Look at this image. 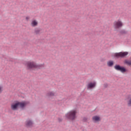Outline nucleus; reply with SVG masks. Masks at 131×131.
Returning <instances> with one entry per match:
<instances>
[{
  "label": "nucleus",
  "mask_w": 131,
  "mask_h": 131,
  "mask_svg": "<svg viewBox=\"0 0 131 131\" xmlns=\"http://www.w3.org/2000/svg\"><path fill=\"white\" fill-rule=\"evenodd\" d=\"M77 114V110H71L70 112H68L65 115V117L67 119H69V120H71L72 121H74L77 118V116L76 115Z\"/></svg>",
  "instance_id": "1"
},
{
  "label": "nucleus",
  "mask_w": 131,
  "mask_h": 131,
  "mask_svg": "<svg viewBox=\"0 0 131 131\" xmlns=\"http://www.w3.org/2000/svg\"><path fill=\"white\" fill-rule=\"evenodd\" d=\"M25 66L28 70H32L34 68H38V67H45V64L37 65L33 61H27L25 63Z\"/></svg>",
  "instance_id": "2"
},
{
  "label": "nucleus",
  "mask_w": 131,
  "mask_h": 131,
  "mask_svg": "<svg viewBox=\"0 0 131 131\" xmlns=\"http://www.w3.org/2000/svg\"><path fill=\"white\" fill-rule=\"evenodd\" d=\"M27 104H28V102H17L15 103H13L11 104V108L12 110H13V111L17 110L18 107H20V108H24V107L26 106Z\"/></svg>",
  "instance_id": "3"
},
{
  "label": "nucleus",
  "mask_w": 131,
  "mask_h": 131,
  "mask_svg": "<svg viewBox=\"0 0 131 131\" xmlns=\"http://www.w3.org/2000/svg\"><path fill=\"white\" fill-rule=\"evenodd\" d=\"M113 24L115 29H119V28H121L123 26V23L120 19L115 21Z\"/></svg>",
  "instance_id": "4"
},
{
  "label": "nucleus",
  "mask_w": 131,
  "mask_h": 131,
  "mask_svg": "<svg viewBox=\"0 0 131 131\" xmlns=\"http://www.w3.org/2000/svg\"><path fill=\"white\" fill-rule=\"evenodd\" d=\"M128 55V52H121L119 53H115L114 56L115 57V58H124V57H126V56H127Z\"/></svg>",
  "instance_id": "5"
},
{
  "label": "nucleus",
  "mask_w": 131,
  "mask_h": 131,
  "mask_svg": "<svg viewBox=\"0 0 131 131\" xmlns=\"http://www.w3.org/2000/svg\"><path fill=\"white\" fill-rule=\"evenodd\" d=\"M114 68H115V69H116V70H117L118 71H121V72H122V73H124L126 72V71H127V70H126V69H125V68H124L123 67H121L119 64L116 65L114 67Z\"/></svg>",
  "instance_id": "6"
},
{
  "label": "nucleus",
  "mask_w": 131,
  "mask_h": 131,
  "mask_svg": "<svg viewBox=\"0 0 131 131\" xmlns=\"http://www.w3.org/2000/svg\"><path fill=\"white\" fill-rule=\"evenodd\" d=\"M96 85H97V82L95 81L93 82H91L87 85V90H92V89L96 88Z\"/></svg>",
  "instance_id": "7"
},
{
  "label": "nucleus",
  "mask_w": 131,
  "mask_h": 131,
  "mask_svg": "<svg viewBox=\"0 0 131 131\" xmlns=\"http://www.w3.org/2000/svg\"><path fill=\"white\" fill-rule=\"evenodd\" d=\"M34 33L36 35L40 34L41 33V29L35 28L34 30Z\"/></svg>",
  "instance_id": "8"
},
{
  "label": "nucleus",
  "mask_w": 131,
  "mask_h": 131,
  "mask_svg": "<svg viewBox=\"0 0 131 131\" xmlns=\"http://www.w3.org/2000/svg\"><path fill=\"white\" fill-rule=\"evenodd\" d=\"M47 97H54L56 96V92L54 91H49L46 94Z\"/></svg>",
  "instance_id": "9"
},
{
  "label": "nucleus",
  "mask_w": 131,
  "mask_h": 131,
  "mask_svg": "<svg viewBox=\"0 0 131 131\" xmlns=\"http://www.w3.org/2000/svg\"><path fill=\"white\" fill-rule=\"evenodd\" d=\"M92 120L95 122H98L99 121H101V118L98 116H94L92 117Z\"/></svg>",
  "instance_id": "10"
},
{
  "label": "nucleus",
  "mask_w": 131,
  "mask_h": 131,
  "mask_svg": "<svg viewBox=\"0 0 131 131\" xmlns=\"http://www.w3.org/2000/svg\"><path fill=\"white\" fill-rule=\"evenodd\" d=\"M31 24L32 27H36L38 25V23L36 19H33L32 20Z\"/></svg>",
  "instance_id": "11"
},
{
  "label": "nucleus",
  "mask_w": 131,
  "mask_h": 131,
  "mask_svg": "<svg viewBox=\"0 0 131 131\" xmlns=\"http://www.w3.org/2000/svg\"><path fill=\"white\" fill-rule=\"evenodd\" d=\"M33 124V122H32V121L30 120H27L26 122V125L27 126H29V127L32 126Z\"/></svg>",
  "instance_id": "12"
},
{
  "label": "nucleus",
  "mask_w": 131,
  "mask_h": 131,
  "mask_svg": "<svg viewBox=\"0 0 131 131\" xmlns=\"http://www.w3.org/2000/svg\"><path fill=\"white\" fill-rule=\"evenodd\" d=\"M127 105L128 107H131V97L130 96H128L127 97Z\"/></svg>",
  "instance_id": "13"
},
{
  "label": "nucleus",
  "mask_w": 131,
  "mask_h": 131,
  "mask_svg": "<svg viewBox=\"0 0 131 131\" xmlns=\"http://www.w3.org/2000/svg\"><path fill=\"white\" fill-rule=\"evenodd\" d=\"M114 65V62L113 61L110 60L107 62V66L108 67H112Z\"/></svg>",
  "instance_id": "14"
},
{
  "label": "nucleus",
  "mask_w": 131,
  "mask_h": 131,
  "mask_svg": "<svg viewBox=\"0 0 131 131\" xmlns=\"http://www.w3.org/2000/svg\"><path fill=\"white\" fill-rule=\"evenodd\" d=\"M120 33H121V34H126V33H127V31L124 30H122L120 31Z\"/></svg>",
  "instance_id": "15"
},
{
  "label": "nucleus",
  "mask_w": 131,
  "mask_h": 131,
  "mask_svg": "<svg viewBox=\"0 0 131 131\" xmlns=\"http://www.w3.org/2000/svg\"><path fill=\"white\" fill-rule=\"evenodd\" d=\"M88 120H89V118L88 117H84L82 118V121L83 122H87Z\"/></svg>",
  "instance_id": "16"
},
{
  "label": "nucleus",
  "mask_w": 131,
  "mask_h": 131,
  "mask_svg": "<svg viewBox=\"0 0 131 131\" xmlns=\"http://www.w3.org/2000/svg\"><path fill=\"white\" fill-rule=\"evenodd\" d=\"M4 92V87L2 85H0V94H2Z\"/></svg>",
  "instance_id": "17"
},
{
  "label": "nucleus",
  "mask_w": 131,
  "mask_h": 131,
  "mask_svg": "<svg viewBox=\"0 0 131 131\" xmlns=\"http://www.w3.org/2000/svg\"><path fill=\"white\" fill-rule=\"evenodd\" d=\"M30 19V16H26V20L27 21H29Z\"/></svg>",
  "instance_id": "18"
},
{
  "label": "nucleus",
  "mask_w": 131,
  "mask_h": 131,
  "mask_svg": "<svg viewBox=\"0 0 131 131\" xmlns=\"http://www.w3.org/2000/svg\"><path fill=\"white\" fill-rule=\"evenodd\" d=\"M58 120L59 122H62L63 119L61 118H58Z\"/></svg>",
  "instance_id": "19"
},
{
  "label": "nucleus",
  "mask_w": 131,
  "mask_h": 131,
  "mask_svg": "<svg viewBox=\"0 0 131 131\" xmlns=\"http://www.w3.org/2000/svg\"><path fill=\"white\" fill-rule=\"evenodd\" d=\"M103 86H104V88H105L106 89V88H107V87H108V84H107V83H104V84H103Z\"/></svg>",
  "instance_id": "20"
},
{
  "label": "nucleus",
  "mask_w": 131,
  "mask_h": 131,
  "mask_svg": "<svg viewBox=\"0 0 131 131\" xmlns=\"http://www.w3.org/2000/svg\"><path fill=\"white\" fill-rule=\"evenodd\" d=\"M13 59H11V60H10V61H13Z\"/></svg>",
  "instance_id": "21"
}]
</instances>
